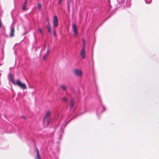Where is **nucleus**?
Here are the masks:
<instances>
[{
  "instance_id": "f3484780",
  "label": "nucleus",
  "mask_w": 159,
  "mask_h": 159,
  "mask_svg": "<svg viewBox=\"0 0 159 159\" xmlns=\"http://www.w3.org/2000/svg\"><path fill=\"white\" fill-rule=\"evenodd\" d=\"M83 46L82 48H84V49H85V42L84 40H83Z\"/></svg>"
},
{
  "instance_id": "39448f33",
  "label": "nucleus",
  "mask_w": 159,
  "mask_h": 159,
  "mask_svg": "<svg viewBox=\"0 0 159 159\" xmlns=\"http://www.w3.org/2000/svg\"><path fill=\"white\" fill-rule=\"evenodd\" d=\"M72 30L74 32V35L75 36H76L78 33L77 30V27L75 23H73L72 25Z\"/></svg>"
},
{
  "instance_id": "a211bd4d",
  "label": "nucleus",
  "mask_w": 159,
  "mask_h": 159,
  "mask_svg": "<svg viewBox=\"0 0 159 159\" xmlns=\"http://www.w3.org/2000/svg\"><path fill=\"white\" fill-rule=\"evenodd\" d=\"M38 30L40 33L42 34L43 33V31L41 29L39 28L38 29Z\"/></svg>"
},
{
  "instance_id": "1a4fd4ad",
  "label": "nucleus",
  "mask_w": 159,
  "mask_h": 159,
  "mask_svg": "<svg viewBox=\"0 0 159 159\" xmlns=\"http://www.w3.org/2000/svg\"><path fill=\"white\" fill-rule=\"evenodd\" d=\"M61 99L62 102H67L68 101V98L66 97H64L63 98H61Z\"/></svg>"
},
{
  "instance_id": "4468645a",
  "label": "nucleus",
  "mask_w": 159,
  "mask_h": 159,
  "mask_svg": "<svg viewBox=\"0 0 159 159\" xmlns=\"http://www.w3.org/2000/svg\"><path fill=\"white\" fill-rule=\"evenodd\" d=\"M37 155L36 156V159H41L39 156V152L38 149L37 148Z\"/></svg>"
},
{
  "instance_id": "aec40b11",
  "label": "nucleus",
  "mask_w": 159,
  "mask_h": 159,
  "mask_svg": "<svg viewBox=\"0 0 159 159\" xmlns=\"http://www.w3.org/2000/svg\"><path fill=\"white\" fill-rule=\"evenodd\" d=\"M67 2L69 4V3L72 0H67ZM70 6L69 5V7Z\"/></svg>"
},
{
  "instance_id": "f8f14e48",
  "label": "nucleus",
  "mask_w": 159,
  "mask_h": 159,
  "mask_svg": "<svg viewBox=\"0 0 159 159\" xmlns=\"http://www.w3.org/2000/svg\"><path fill=\"white\" fill-rule=\"evenodd\" d=\"M27 3V0H25V2H24L22 7V10H24L26 9V5Z\"/></svg>"
},
{
  "instance_id": "9d476101",
  "label": "nucleus",
  "mask_w": 159,
  "mask_h": 159,
  "mask_svg": "<svg viewBox=\"0 0 159 159\" xmlns=\"http://www.w3.org/2000/svg\"><path fill=\"white\" fill-rule=\"evenodd\" d=\"M49 50L48 51H47L46 53V54L44 55L43 57V59L44 60H46L47 59L48 56V55L49 54Z\"/></svg>"
},
{
  "instance_id": "f03ea898",
  "label": "nucleus",
  "mask_w": 159,
  "mask_h": 159,
  "mask_svg": "<svg viewBox=\"0 0 159 159\" xmlns=\"http://www.w3.org/2000/svg\"><path fill=\"white\" fill-rule=\"evenodd\" d=\"M16 84L23 89H27V87L25 84L21 83L19 80H17Z\"/></svg>"
},
{
  "instance_id": "7ed1b4c3",
  "label": "nucleus",
  "mask_w": 159,
  "mask_h": 159,
  "mask_svg": "<svg viewBox=\"0 0 159 159\" xmlns=\"http://www.w3.org/2000/svg\"><path fill=\"white\" fill-rule=\"evenodd\" d=\"M74 74L77 76H81L82 74V71L77 69H75L74 70Z\"/></svg>"
},
{
  "instance_id": "6ab92c4d",
  "label": "nucleus",
  "mask_w": 159,
  "mask_h": 159,
  "mask_svg": "<svg viewBox=\"0 0 159 159\" xmlns=\"http://www.w3.org/2000/svg\"><path fill=\"white\" fill-rule=\"evenodd\" d=\"M21 118H22L24 119L25 120L26 119V117L25 116H21Z\"/></svg>"
},
{
  "instance_id": "6e6552de",
  "label": "nucleus",
  "mask_w": 159,
  "mask_h": 159,
  "mask_svg": "<svg viewBox=\"0 0 159 159\" xmlns=\"http://www.w3.org/2000/svg\"><path fill=\"white\" fill-rule=\"evenodd\" d=\"M14 27L11 28V30L10 32V36L11 37H12L14 36Z\"/></svg>"
},
{
  "instance_id": "2eb2a0df",
  "label": "nucleus",
  "mask_w": 159,
  "mask_h": 159,
  "mask_svg": "<svg viewBox=\"0 0 159 159\" xmlns=\"http://www.w3.org/2000/svg\"><path fill=\"white\" fill-rule=\"evenodd\" d=\"M53 35L55 37L56 36V31L54 29H53Z\"/></svg>"
},
{
  "instance_id": "dca6fc26",
  "label": "nucleus",
  "mask_w": 159,
  "mask_h": 159,
  "mask_svg": "<svg viewBox=\"0 0 159 159\" xmlns=\"http://www.w3.org/2000/svg\"><path fill=\"white\" fill-rule=\"evenodd\" d=\"M38 5L39 7V10H40L41 9V4L40 3H38Z\"/></svg>"
},
{
  "instance_id": "5701e85b",
  "label": "nucleus",
  "mask_w": 159,
  "mask_h": 159,
  "mask_svg": "<svg viewBox=\"0 0 159 159\" xmlns=\"http://www.w3.org/2000/svg\"><path fill=\"white\" fill-rule=\"evenodd\" d=\"M47 21H48V22H49V19H47Z\"/></svg>"
},
{
  "instance_id": "9b49d317",
  "label": "nucleus",
  "mask_w": 159,
  "mask_h": 159,
  "mask_svg": "<svg viewBox=\"0 0 159 159\" xmlns=\"http://www.w3.org/2000/svg\"><path fill=\"white\" fill-rule=\"evenodd\" d=\"M47 28L48 29V32L50 33L51 32V29L50 28V25L49 22H48V24L47 26Z\"/></svg>"
},
{
  "instance_id": "423d86ee",
  "label": "nucleus",
  "mask_w": 159,
  "mask_h": 159,
  "mask_svg": "<svg viewBox=\"0 0 159 159\" xmlns=\"http://www.w3.org/2000/svg\"><path fill=\"white\" fill-rule=\"evenodd\" d=\"M70 109L73 108L74 107L75 105V101L72 98H71L70 100Z\"/></svg>"
},
{
  "instance_id": "4be33fe9",
  "label": "nucleus",
  "mask_w": 159,
  "mask_h": 159,
  "mask_svg": "<svg viewBox=\"0 0 159 159\" xmlns=\"http://www.w3.org/2000/svg\"><path fill=\"white\" fill-rule=\"evenodd\" d=\"M12 82H13V83L14 84H15V83H14V81H13V79L12 80Z\"/></svg>"
},
{
  "instance_id": "ddd939ff",
  "label": "nucleus",
  "mask_w": 159,
  "mask_h": 159,
  "mask_svg": "<svg viewBox=\"0 0 159 159\" xmlns=\"http://www.w3.org/2000/svg\"><path fill=\"white\" fill-rule=\"evenodd\" d=\"M61 88L63 91H65L66 90L67 87L64 85H62L61 86Z\"/></svg>"
},
{
  "instance_id": "0eeeda50",
  "label": "nucleus",
  "mask_w": 159,
  "mask_h": 159,
  "mask_svg": "<svg viewBox=\"0 0 159 159\" xmlns=\"http://www.w3.org/2000/svg\"><path fill=\"white\" fill-rule=\"evenodd\" d=\"M80 55L83 59H84L85 58V49L82 48L81 51L80 53Z\"/></svg>"
},
{
  "instance_id": "f257e3e1",
  "label": "nucleus",
  "mask_w": 159,
  "mask_h": 159,
  "mask_svg": "<svg viewBox=\"0 0 159 159\" xmlns=\"http://www.w3.org/2000/svg\"><path fill=\"white\" fill-rule=\"evenodd\" d=\"M50 113V111H48L43 119L44 124L45 126H47L49 123Z\"/></svg>"
},
{
  "instance_id": "412c9836",
  "label": "nucleus",
  "mask_w": 159,
  "mask_h": 159,
  "mask_svg": "<svg viewBox=\"0 0 159 159\" xmlns=\"http://www.w3.org/2000/svg\"><path fill=\"white\" fill-rule=\"evenodd\" d=\"M62 0H59V4H60L62 2Z\"/></svg>"
},
{
  "instance_id": "20e7f679",
  "label": "nucleus",
  "mask_w": 159,
  "mask_h": 159,
  "mask_svg": "<svg viewBox=\"0 0 159 159\" xmlns=\"http://www.w3.org/2000/svg\"><path fill=\"white\" fill-rule=\"evenodd\" d=\"M53 23L54 27H57L58 25V21L57 16H54L53 17Z\"/></svg>"
},
{
  "instance_id": "b1692460",
  "label": "nucleus",
  "mask_w": 159,
  "mask_h": 159,
  "mask_svg": "<svg viewBox=\"0 0 159 159\" xmlns=\"http://www.w3.org/2000/svg\"><path fill=\"white\" fill-rule=\"evenodd\" d=\"M1 65V64H0V66Z\"/></svg>"
}]
</instances>
